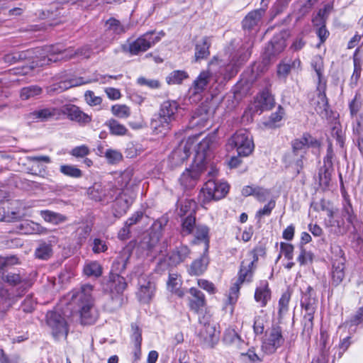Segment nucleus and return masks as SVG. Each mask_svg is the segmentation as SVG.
<instances>
[{"label": "nucleus", "mask_w": 363, "mask_h": 363, "mask_svg": "<svg viewBox=\"0 0 363 363\" xmlns=\"http://www.w3.org/2000/svg\"><path fill=\"white\" fill-rule=\"evenodd\" d=\"M291 150L286 152L281 158V162L286 168L294 167L296 176L300 174L304 168V163L307 162L308 150L312 152L319 151L322 141L313 137L309 132H304L301 138H294L291 141Z\"/></svg>", "instance_id": "nucleus-1"}, {"label": "nucleus", "mask_w": 363, "mask_h": 363, "mask_svg": "<svg viewBox=\"0 0 363 363\" xmlns=\"http://www.w3.org/2000/svg\"><path fill=\"white\" fill-rule=\"evenodd\" d=\"M45 51L47 52L48 56L44 59V62L41 65H49L51 62H56L62 60H67L75 57L89 58L91 49L89 45H84L74 51L72 48H65L62 44L57 43L47 45Z\"/></svg>", "instance_id": "nucleus-2"}, {"label": "nucleus", "mask_w": 363, "mask_h": 363, "mask_svg": "<svg viewBox=\"0 0 363 363\" xmlns=\"http://www.w3.org/2000/svg\"><path fill=\"white\" fill-rule=\"evenodd\" d=\"M93 287L90 284L82 285L79 289H73L71 294V302L77 306L82 323L89 324L92 320L91 309L93 306L91 292Z\"/></svg>", "instance_id": "nucleus-3"}, {"label": "nucleus", "mask_w": 363, "mask_h": 363, "mask_svg": "<svg viewBox=\"0 0 363 363\" xmlns=\"http://www.w3.org/2000/svg\"><path fill=\"white\" fill-rule=\"evenodd\" d=\"M218 170L211 167L208 172L210 179L204 184L202 190L208 199L220 200L225 196L229 191V185L226 182H217L213 178L217 175Z\"/></svg>", "instance_id": "nucleus-4"}, {"label": "nucleus", "mask_w": 363, "mask_h": 363, "mask_svg": "<svg viewBox=\"0 0 363 363\" xmlns=\"http://www.w3.org/2000/svg\"><path fill=\"white\" fill-rule=\"evenodd\" d=\"M286 46L285 33L275 34L268 42L262 55V63L267 66L284 51Z\"/></svg>", "instance_id": "nucleus-5"}, {"label": "nucleus", "mask_w": 363, "mask_h": 363, "mask_svg": "<svg viewBox=\"0 0 363 363\" xmlns=\"http://www.w3.org/2000/svg\"><path fill=\"white\" fill-rule=\"evenodd\" d=\"M46 323L55 340L67 338L69 332L68 324L60 313L52 311H48L46 314Z\"/></svg>", "instance_id": "nucleus-6"}, {"label": "nucleus", "mask_w": 363, "mask_h": 363, "mask_svg": "<svg viewBox=\"0 0 363 363\" xmlns=\"http://www.w3.org/2000/svg\"><path fill=\"white\" fill-rule=\"evenodd\" d=\"M155 30H150L138 37L129 44L128 52L132 55L144 52L160 40V36H155Z\"/></svg>", "instance_id": "nucleus-7"}, {"label": "nucleus", "mask_w": 363, "mask_h": 363, "mask_svg": "<svg viewBox=\"0 0 363 363\" xmlns=\"http://www.w3.org/2000/svg\"><path fill=\"white\" fill-rule=\"evenodd\" d=\"M206 167L194 161L192 164L185 169L179 177V183L184 190L193 189L201 174L206 170Z\"/></svg>", "instance_id": "nucleus-8"}, {"label": "nucleus", "mask_w": 363, "mask_h": 363, "mask_svg": "<svg viewBox=\"0 0 363 363\" xmlns=\"http://www.w3.org/2000/svg\"><path fill=\"white\" fill-rule=\"evenodd\" d=\"M216 136L214 134L209 135L203 138L199 144L194 161L206 167L208 162L216 146Z\"/></svg>", "instance_id": "nucleus-9"}, {"label": "nucleus", "mask_w": 363, "mask_h": 363, "mask_svg": "<svg viewBox=\"0 0 363 363\" xmlns=\"http://www.w3.org/2000/svg\"><path fill=\"white\" fill-rule=\"evenodd\" d=\"M231 145L238 152L239 157H247L254 150V143L248 134L242 132H236L231 138Z\"/></svg>", "instance_id": "nucleus-10"}, {"label": "nucleus", "mask_w": 363, "mask_h": 363, "mask_svg": "<svg viewBox=\"0 0 363 363\" xmlns=\"http://www.w3.org/2000/svg\"><path fill=\"white\" fill-rule=\"evenodd\" d=\"M284 341L281 327L279 325H272L264 342L266 352L269 354L274 353L278 348L284 345Z\"/></svg>", "instance_id": "nucleus-11"}, {"label": "nucleus", "mask_w": 363, "mask_h": 363, "mask_svg": "<svg viewBox=\"0 0 363 363\" xmlns=\"http://www.w3.org/2000/svg\"><path fill=\"white\" fill-rule=\"evenodd\" d=\"M275 100L274 96L267 87L261 90L255 97L254 106L255 111L263 112L269 111L274 108Z\"/></svg>", "instance_id": "nucleus-12"}, {"label": "nucleus", "mask_w": 363, "mask_h": 363, "mask_svg": "<svg viewBox=\"0 0 363 363\" xmlns=\"http://www.w3.org/2000/svg\"><path fill=\"white\" fill-rule=\"evenodd\" d=\"M160 238L158 235L154 234L150 231L144 234L136 246V250L143 256H151L155 251Z\"/></svg>", "instance_id": "nucleus-13"}, {"label": "nucleus", "mask_w": 363, "mask_h": 363, "mask_svg": "<svg viewBox=\"0 0 363 363\" xmlns=\"http://www.w3.org/2000/svg\"><path fill=\"white\" fill-rule=\"evenodd\" d=\"M46 46L23 51H16L18 62H21L26 60H31L33 63H35L37 66H43L44 65H41V63L44 62V59L48 56L47 52L45 51Z\"/></svg>", "instance_id": "nucleus-14"}, {"label": "nucleus", "mask_w": 363, "mask_h": 363, "mask_svg": "<svg viewBox=\"0 0 363 363\" xmlns=\"http://www.w3.org/2000/svg\"><path fill=\"white\" fill-rule=\"evenodd\" d=\"M201 344L203 347L213 348L219 340V332L211 324H205L199 333Z\"/></svg>", "instance_id": "nucleus-15"}, {"label": "nucleus", "mask_w": 363, "mask_h": 363, "mask_svg": "<svg viewBox=\"0 0 363 363\" xmlns=\"http://www.w3.org/2000/svg\"><path fill=\"white\" fill-rule=\"evenodd\" d=\"M156 284L150 280L139 281V289L136 293L138 301L143 304H149L155 296Z\"/></svg>", "instance_id": "nucleus-16"}, {"label": "nucleus", "mask_w": 363, "mask_h": 363, "mask_svg": "<svg viewBox=\"0 0 363 363\" xmlns=\"http://www.w3.org/2000/svg\"><path fill=\"white\" fill-rule=\"evenodd\" d=\"M191 253V249L186 245L180 243L179 245L175 246L168 254V258L171 264L177 267L182 263L186 262Z\"/></svg>", "instance_id": "nucleus-17"}, {"label": "nucleus", "mask_w": 363, "mask_h": 363, "mask_svg": "<svg viewBox=\"0 0 363 363\" xmlns=\"http://www.w3.org/2000/svg\"><path fill=\"white\" fill-rule=\"evenodd\" d=\"M61 111L63 114L67 115V118L71 121L84 124L88 123L91 121V117L81 111L76 105H64L61 108Z\"/></svg>", "instance_id": "nucleus-18"}, {"label": "nucleus", "mask_w": 363, "mask_h": 363, "mask_svg": "<svg viewBox=\"0 0 363 363\" xmlns=\"http://www.w3.org/2000/svg\"><path fill=\"white\" fill-rule=\"evenodd\" d=\"M209 262L208 252L203 250L201 256L194 259L188 267L189 274L196 277L202 275L207 270Z\"/></svg>", "instance_id": "nucleus-19"}, {"label": "nucleus", "mask_w": 363, "mask_h": 363, "mask_svg": "<svg viewBox=\"0 0 363 363\" xmlns=\"http://www.w3.org/2000/svg\"><path fill=\"white\" fill-rule=\"evenodd\" d=\"M318 299L313 288L308 286L305 291H302L301 306L305 313H315L317 308Z\"/></svg>", "instance_id": "nucleus-20"}, {"label": "nucleus", "mask_w": 363, "mask_h": 363, "mask_svg": "<svg viewBox=\"0 0 363 363\" xmlns=\"http://www.w3.org/2000/svg\"><path fill=\"white\" fill-rule=\"evenodd\" d=\"M172 121L161 113L155 114L150 121V128L155 134L166 135L172 128Z\"/></svg>", "instance_id": "nucleus-21"}, {"label": "nucleus", "mask_w": 363, "mask_h": 363, "mask_svg": "<svg viewBox=\"0 0 363 363\" xmlns=\"http://www.w3.org/2000/svg\"><path fill=\"white\" fill-rule=\"evenodd\" d=\"M255 300L261 307H265L272 298V291L267 280H261L255 289Z\"/></svg>", "instance_id": "nucleus-22"}, {"label": "nucleus", "mask_w": 363, "mask_h": 363, "mask_svg": "<svg viewBox=\"0 0 363 363\" xmlns=\"http://www.w3.org/2000/svg\"><path fill=\"white\" fill-rule=\"evenodd\" d=\"M345 259L340 258L335 259L332 264L331 281L334 286H339L345 277Z\"/></svg>", "instance_id": "nucleus-23"}, {"label": "nucleus", "mask_w": 363, "mask_h": 363, "mask_svg": "<svg viewBox=\"0 0 363 363\" xmlns=\"http://www.w3.org/2000/svg\"><path fill=\"white\" fill-rule=\"evenodd\" d=\"M254 276L253 270L247 269L245 266V261H242L240 266L238 272V278L230 288L231 294H237L239 292L241 285L245 282H251Z\"/></svg>", "instance_id": "nucleus-24"}, {"label": "nucleus", "mask_w": 363, "mask_h": 363, "mask_svg": "<svg viewBox=\"0 0 363 363\" xmlns=\"http://www.w3.org/2000/svg\"><path fill=\"white\" fill-rule=\"evenodd\" d=\"M181 109L179 104L175 100H166L163 101L160 107L159 113L172 122L177 120L178 111Z\"/></svg>", "instance_id": "nucleus-25"}, {"label": "nucleus", "mask_w": 363, "mask_h": 363, "mask_svg": "<svg viewBox=\"0 0 363 363\" xmlns=\"http://www.w3.org/2000/svg\"><path fill=\"white\" fill-rule=\"evenodd\" d=\"M327 83L323 82L321 84H317L316 91L318 92L317 96L318 101H317L315 107L317 113L321 115L325 112V115L328 113L329 108L328 99L326 96Z\"/></svg>", "instance_id": "nucleus-26"}, {"label": "nucleus", "mask_w": 363, "mask_h": 363, "mask_svg": "<svg viewBox=\"0 0 363 363\" xmlns=\"http://www.w3.org/2000/svg\"><path fill=\"white\" fill-rule=\"evenodd\" d=\"M189 293L194 298H189V307L191 311L199 314L202 308L206 306L205 296L200 290L195 287L190 288Z\"/></svg>", "instance_id": "nucleus-27"}, {"label": "nucleus", "mask_w": 363, "mask_h": 363, "mask_svg": "<svg viewBox=\"0 0 363 363\" xmlns=\"http://www.w3.org/2000/svg\"><path fill=\"white\" fill-rule=\"evenodd\" d=\"M264 8H260L250 11L242 20V27L245 30L250 31L257 26L265 13Z\"/></svg>", "instance_id": "nucleus-28"}, {"label": "nucleus", "mask_w": 363, "mask_h": 363, "mask_svg": "<svg viewBox=\"0 0 363 363\" xmlns=\"http://www.w3.org/2000/svg\"><path fill=\"white\" fill-rule=\"evenodd\" d=\"M210 228L206 225H197L196 226V231L194 234V239L192 241L193 244H199L200 242L204 243L203 250L208 252L210 247Z\"/></svg>", "instance_id": "nucleus-29"}, {"label": "nucleus", "mask_w": 363, "mask_h": 363, "mask_svg": "<svg viewBox=\"0 0 363 363\" xmlns=\"http://www.w3.org/2000/svg\"><path fill=\"white\" fill-rule=\"evenodd\" d=\"M133 199L124 193H120L115 198V217H120L125 213L132 205Z\"/></svg>", "instance_id": "nucleus-30"}, {"label": "nucleus", "mask_w": 363, "mask_h": 363, "mask_svg": "<svg viewBox=\"0 0 363 363\" xmlns=\"http://www.w3.org/2000/svg\"><path fill=\"white\" fill-rule=\"evenodd\" d=\"M211 42L206 36L203 37L195 45L196 61L206 59L210 55Z\"/></svg>", "instance_id": "nucleus-31"}, {"label": "nucleus", "mask_w": 363, "mask_h": 363, "mask_svg": "<svg viewBox=\"0 0 363 363\" xmlns=\"http://www.w3.org/2000/svg\"><path fill=\"white\" fill-rule=\"evenodd\" d=\"M18 230L23 234H45L47 229L40 224L35 223L30 220H26L19 224L18 226Z\"/></svg>", "instance_id": "nucleus-32"}, {"label": "nucleus", "mask_w": 363, "mask_h": 363, "mask_svg": "<svg viewBox=\"0 0 363 363\" xmlns=\"http://www.w3.org/2000/svg\"><path fill=\"white\" fill-rule=\"evenodd\" d=\"M209 118V111L207 106H199L195 109L191 117L194 125L205 126Z\"/></svg>", "instance_id": "nucleus-33"}, {"label": "nucleus", "mask_w": 363, "mask_h": 363, "mask_svg": "<svg viewBox=\"0 0 363 363\" xmlns=\"http://www.w3.org/2000/svg\"><path fill=\"white\" fill-rule=\"evenodd\" d=\"M196 211L193 210L182 220V231L183 236L189 235L193 233L196 228Z\"/></svg>", "instance_id": "nucleus-34"}, {"label": "nucleus", "mask_w": 363, "mask_h": 363, "mask_svg": "<svg viewBox=\"0 0 363 363\" xmlns=\"http://www.w3.org/2000/svg\"><path fill=\"white\" fill-rule=\"evenodd\" d=\"M333 171L334 168H328L325 166H322L318 169L319 185L323 190L325 191L328 189Z\"/></svg>", "instance_id": "nucleus-35"}, {"label": "nucleus", "mask_w": 363, "mask_h": 363, "mask_svg": "<svg viewBox=\"0 0 363 363\" xmlns=\"http://www.w3.org/2000/svg\"><path fill=\"white\" fill-rule=\"evenodd\" d=\"M211 77V74L208 71H202L194 81L193 88L194 92L196 94L202 92L209 83Z\"/></svg>", "instance_id": "nucleus-36"}, {"label": "nucleus", "mask_w": 363, "mask_h": 363, "mask_svg": "<svg viewBox=\"0 0 363 363\" xmlns=\"http://www.w3.org/2000/svg\"><path fill=\"white\" fill-rule=\"evenodd\" d=\"M266 250V242H263L262 241L259 242L251 252L253 255V259L248 263L247 265H245L247 267V269H250L254 272L256 267L255 263L258 261L259 257L265 256Z\"/></svg>", "instance_id": "nucleus-37"}, {"label": "nucleus", "mask_w": 363, "mask_h": 363, "mask_svg": "<svg viewBox=\"0 0 363 363\" xmlns=\"http://www.w3.org/2000/svg\"><path fill=\"white\" fill-rule=\"evenodd\" d=\"M40 216L46 222L55 225L60 224L66 220V216L64 215L49 210L41 211Z\"/></svg>", "instance_id": "nucleus-38"}, {"label": "nucleus", "mask_w": 363, "mask_h": 363, "mask_svg": "<svg viewBox=\"0 0 363 363\" xmlns=\"http://www.w3.org/2000/svg\"><path fill=\"white\" fill-rule=\"evenodd\" d=\"M187 78L189 74L186 71L174 70L166 77V82L169 85L181 84Z\"/></svg>", "instance_id": "nucleus-39"}, {"label": "nucleus", "mask_w": 363, "mask_h": 363, "mask_svg": "<svg viewBox=\"0 0 363 363\" xmlns=\"http://www.w3.org/2000/svg\"><path fill=\"white\" fill-rule=\"evenodd\" d=\"M43 89L38 85L25 86L21 89L20 97L22 100H28L40 95Z\"/></svg>", "instance_id": "nucleus-40"}, {"label": "nucleus", "mask_w": 363, "mask_h": 363, "mask_svg": "<svg viewBox=\"0 0 363 363\" xmlns=\"http://www.w3.org/2000/svg\"><path fill=\"white\" fill-rule=\"evenodd\" d=\"M35 255L37 258L47 260L52 255V248L50 243L43 242L35 249Z\"/></svg>", "instance_id": "nucleus-41"}, {"label": "nucleus", "mask_w": 363, "mask_h": 363, "mask_svg": "<svg viewBox=\"0 0 363 363\" xmlns=\"http://www.w3.org/2000/svg\"><path fill=\"white\" fill-rule=\"evenodd\" d=\"M56 111L55 108H45L33 111L30 113V116L33 119H39L43 121L55 116Z\"/></svg>", "instance_id": "nucleus-42"}, {"label": "nucleus", "mask_w": 363, "mask_h": 363, "mask_svg": "<svg viewBox=\"0 0 363 363\" xmlns=\"http://www.w3.org/2000/svg\"><path fill=\"white\" fill-rule=\"evenodd\" d=\"M60 172L65 176L78 179L83 175L82 171L72 164H62L60 167Z\"/></svg>", "instance_id": "nucleus-43"}, {"label": "nucleus", "mask_w": 363, "mask_h": 363, "mask_svg": "<svg viewBox=\"0 0 363 363\" xmlns=\"http://www.w3.org/2000/svg\"><path fill=\"white\" fill-rule=\"evenodd\" d=\"M284 114L285 111L284 108L279 105L277 107V111L270 115L268 121L265 123V125L270 128H275L279 127V125H277V123L281 121Z\"/></svg>", "instance_id": "nucleus-44"}, {"label": "nucleus", "mask_w": 363, "mask_h": 363, "mask_svg": "<svg viewBox=\"0 0 363 363\" xmlns=\"http://www.w3.org/2000/svg\"><path fill=\"white\" fill-rule=\"evenodd\" d=\"M89 196L95 201H101L106 196V190L103 189L99 183H94L93 186L87 190Z\"/></svg>", "instance_id": "nucleus-45"}, {"label": "nucleus", "mask_w": 363, "mask_h": 363, "mask_svg": "<svg viewBox=\"0 0 363 363\" xmlns=\"http://www.w3.org/2000/svg\"><path fill=\"white\" fill-rule=\"evenodd\" d=\"M291 292L288 289L284 291L279 300V318H281L283 314L289 310V303L291 299Z\"/></svg>", "instance_id": "nucleus-46"}, {"label": "nucleus", "mask_w": 363, "mask_h": 363, "mask_svg": "<svg viewBox=\"0 0 363 363\" xmlns=\"http://www.w3.org/2000/svg\"><path fill=\"white\" fill-rule=\"evenodd\" d=\"M84 273L87 277H99L102 274V267L96 262H91L84 265Z\"/></svg>", "instance_id": "nucleus-47"}, {"label": "nucleus", "mask_w": 363, "mask_h": 363, "mask_svg": "<svg viewBox=\"0 0 363 363\" xmlns=\"http://www.w3.org/2000/svg\"><path fill=\"white\" fill-rule=\"evenodd\" d=\"M168 220V218L166 216L159 218L153 223L150 231L158 235V238H161L164 228L167 225Z\"/></svg>", "instance_id": "nucleus-48"}, {"label": "nucleus", "mask_w": 363, "mask_h": 363, "mask_svg": "<svg viewBox=\"0 0 363 363\" xmlns=\"http://www.w3.org/2000/svg\"><path fill=\"white\" fill-rule=\"evenodd\" d=\"M314 313H305L303 320L302 335L306 334L308 337L311 336L313 328Z\"/></svg>", "instance_id": "nucleus-49"}, {"label": "nucleus", "mask_w": 363, "mask_h": 363, "mask_svg": "<svg viewBox=\"0 0 363 363\" xmlns=\"http://www.w3.org/2000/svg\"><path fill=\"white\" fill-rule=\"evenodd\" d=\"M223 341L226 345H232L240 343L242 340L240 335L234 329H228L223 334Z\"/></svg>", "instance_id": "nucleus-50"}, {"label": "nucleus", "mask_w": 363, "mask_h": 363, "mask_svg": "<svg viewBox=\"0 0 363 363\" xmlns=\"http://www.w3.org/2000/svg\"><path fill=\"white\" fill-rule=\"evenodd\" d=\"M248 59V56L243 51L238 50L237 53L233 56L231 60L232 69L236 74L238 71V67L246 62Z\"/></svg>", "instance_id": "nucleus-51"}, {"label": "nucleus", "mask_w": 363, "mask_h": 363, "mask_svg": "<svg viewBox=\"0 0 363 363\" xmlns=\"http://www.w3.org/2000/svg\"><path fill=\"white\" fill-rule=\"evenodd\" d=\"M23 216L24 214L20 211H4V214L0 218V220L7 223L17 222L20 220Z\"/></svg>", "instance_id": "nucleus-52"}, {"label": "nucleus", "mask_w": 363, "mask_h": 363, "mask_svg": "<svg viewBox=\"0 0 363 363\" xmlns=\"http://www.w3.org/2000/svg\"><path fill=\"white\" fill-rule=\"evenodd\" d=\"M363 99L362 95L359 91H357L354 99L349 104V108L352 116H356L362 108Z\"/></svg>", "instance_id": "nucleus-53"}, {"label": "nucleus", "mask_w": 363, "mask_h": 363, "mask_svg": "<svg viewBox=\"0 0 363 363\" xmlns=\"http://www.w3.org/2000/svg\"><path fill=\"white\" fill-rule=\"evenodd\" d=\"M130 340L133 345H142V329L136 323H131Z\"/></svg>", "instance_id": "nucleus-54"}, {"label": "nucleus", "mask_w": 363, "mask_h": 363, "mask_svg": "<svg viewBox=\"0 0 363 363\" xmlns=\"http://www.w3.org/2000/svg\"><path fill=\"white\" fill-rule=\"evenodd\" d=\"M113 267V263L112 264L111 269L109 272V277L108 279L104 278L102 281L101 286L102 290L104 293L109 294L111 298H113V271L112 267Z\"/></svg>", "instance_id": "nucleus-55"}, {"label": "nucleus", "mask_w": 363, "mask_h": 363, "mask_svg": "<svg viewBox=\"0 0 363 363\" xmlns=\"http://www.w3.org/2000/svg\"><path fill=\"white\" fill-rule=\"evenodd\" d=\"M291 70L289 63L285 60H281L277 65V77L279 79L286 80Z\"/></svg>", "instance_id": "nucleus-56"}, {"label": "nucleus", "mask_w": 363, "mask_h": 363, "mask_svg": "<svg viewBox=\"0 0 363 363\" xmlns=\"http://www.w3.org/2000/svg\"><path fill=\"white\" fill-rule=\"evenodd\" d=\"M175 267L171 264L170 260L168 258V255L164 257L160 258L155 267V272L156 274H162L164 273L167 270H168L169 268Z\"/></svg>", "instance_id": "nucleus-57"}, {"label": "nucleus", "mask_w": 363, "mask_h": 363, "mask_svg": "<svg viewBox=\"0 0 363 363\" xmlns=\"http://www.w3.org/2000/svg\"><path fill=\"white\" fill-rule=\"evenodd\" d=\"M350 328L358 326L363 324V306L358 308L354 314H352L347 322Z\"/></svg>", "instance_id": "nucleus-58"}, {"label": "nucleus", "mask_w": 363, "mask_h": 363, "mask_svg": "<svg viewBox=\"0 0 363 363\" xmlns=\"http://www.w3.org/2000/svg\"><path fill=\"white\" fill-rule=\"evenodd\" d=\"M18 263V258L15 255L0 256V273L6 268Z\"/></svg>", "instance_id": "nucleus-59"}, {"label": "nucleus", "mask_w": 363, "mask_h": 363, "mask_svg": "<svg viewBox=\"0 0 363 363\" xmlns=\"http://www.w3.org/2000/svg\"><path fill=\"white\" fill-rule=\"evenodd\" d=\"M137 83L140 86H145L152 89H157L160 88L161 83L157 79H149L144 77H140L137 79Z\"/></svg>", "instance_id": "nucleus-60"}, {"label": "nucleus", "mask_w": 363, "mask_h": 363, "mask_svg": "<svg viewBox=\"0 0 363 363\" xmlns=\"http://www.w3.org/2000/svg\"><path fill=\"white\" fill-rule=\"evenodd\" d=\"M311 65L315 72L317 77H320L321 73H323V60L320 55H317L312 58Z\"/></svg>", "instance_id": "nucleus-61"}, {"label": "nucleus", "mask_w": 363, "mask_h": 363, "mask_svg": "<svg viewBox=\"0 0 363 363\" xmlns=\"http://www.w3.org/2000/svg\"><path fill=\"white\" fill-rule=\"evenodd\" d=\"M69 84V83L67 82H61L60 83L53 84L47 88V91L50 94L61 93L72 86Z\"/></svg>", "instance_id": "nucleus-62"}, {"label": "nucleus", "mask_w": 363, "mask_h": 363, "mask_svg": "<svg viewBox=\"0 0 363 363\" xmlns=\"http://www.w3.org/2000/svg\"><path fill=\"white\" fill-rule=\"evenodd\" d=\"M130 115V108L125 104H115V117L127 118Z\"/></svg>", "instance_id": "nucleus-63"}, {"label": "nucleus", "mask_w": 363, "mask_h": 363, "mask_svg": "<svg viewBox=\"0 0 363 363\" xmlns=\"http://www.w3.org/2000/svg\"><path fill=\"white\" fill-rule=\"evenodd\" d=\"M331 9L332 7L329 4H325L323 9L318 11L316 16L313 19V23H316L317 21L322 22V21L326 23Z\"/></svg>", "instance_id": "nucleus-64"}]
</instances>
